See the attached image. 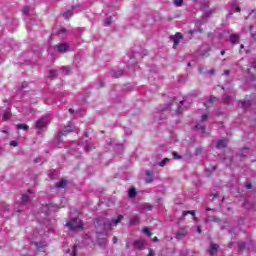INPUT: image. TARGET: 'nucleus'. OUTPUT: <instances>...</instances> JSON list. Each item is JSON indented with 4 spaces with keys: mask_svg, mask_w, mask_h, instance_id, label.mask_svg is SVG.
Listing matches in <instances>:
<instances>
[{
    "mask_svg": "<svg viewBox=\"0 0 256 256\" xmlns=\"http://www.w3.org/2000/svg\"><path fill=\"white\" fill-rule=\"evenodd\" d=\"M120 221H123V215H119L115 220H112V221L104 220V219H96V221L94 222V225L96 229H99V227H103V229H109L111 227H117Z\"/></svg>",
    "mask_w": 256,
    "mask_h": 256,
    "instance_id": "obj_1",
    "label": "nucleus"
},
{
    "mask_svg": "<svg viewBox=\"0 0 256 256\" xmlns=\"http://www.w3.org/2000/svg\"><path fill=\"white\" fill-rule=\"evenodd\" d=\"M32 239V243L35 245L37 251L40 253H45V251H47V243L39 241V239H43V233L34 232L32 234Z\"/></svg>",
    "mask_w": 256,
    "mask_h": 256,
    "instance_id": "obj_2",
    "label": "nucleus"
},
{
    "mask_svg": "<svg viewBox=\"0 0 256 256\" xmlns=\"http://www.w3.org/2000/svg\"><path fill=\"white\" fill-rule=\"evenodd\" d=\"M66 227H68L70 231H79L83 229V221L79 218H72L66 223Z\"/></svg>",
    "mask_w": 256,
    "mask_h": 256,
    "instance_id": "obj_3",
    "label": "nucleus"
},
{
    "mask_svg": "<svg viewBox=\"0 0 256 256\" xmlns=\"http://www.w3.org/2000/svg\"><path fill=\"white\" fill-rule=\"evenodd\" d=\"M53 211H59V205L57 204H48L42 207V212H39L37 218L39 219L41 215L47 217L48 213H53Z\"/></svg>",
    "mask_w": 256,
    "mask_h": 256,
    "instance_id": "obj_4",
    "label": "nucleus"
},
{
    "mask_svg": "<svg viewBox=\"0 0 256 256\" xmlns=\"http://www.w3.org/2000/svg\"><path fill=\"white\" fill-rule=\"evenodd\" d=\"M53 51L55 53H67V51H69V44L61 42L56 47H50L48 49V53H53Z\"/></svg>",
    "mask_w": 256,
    "mask_h": 256,
    "instance_id": "obj_5",
    "label": "nucleus"
},
{
    "mask_svg": "<svg viewBox=\"0 0 256 256\" xmlns=\"http://www.w3.org/2000/svg\"><path fill=\"white\" fill-rule=\"evenodd\" d=\"M50 123L51 119L49 116L42 117L36 122L35 127L38 129V131H42V129H45V127H47Z\"/></svg>",
    "mask_w": 256,
    "mask_h": 256,
    "instance_id": "obj_6",
    "label": "nucleus"
},
{
    "mask_svg": "<svg viewBox=\"0 0 256 256\" xmlns=\"http://www.w3.org/2000/svg\"><path fill=\"white\" fill-rule=\"evenodd\" d=\"M204 121H207V113L202 114L201 121L196 124V129L201 131V133H205V126L203 125Z\"/></svg>",
    "mask_w": 256,
    "mask_h": 256,
    "instance_id": "obj_7",
    "label": "nucleus"
},
{
    "mask_svg": "<svg viewBox=\"0 0 256 256\" xmlns=\"http://www.w3.org/2000/svg\"><path fill=\"white\" fill-rule=\"evenodd\" d=\"M171 41H173L174 43V49L175 47H177L179 45V41H181V39H183V35H181V33H176V35L171 36L170 37Z\"/></svg>",
    "mask_w": 256,
    "mask_h": 256,
    "instance_id": "obj_8",
    "label": "nucleus"
},
{
    "mask_svg": "<svg viewBox=\"0 0 256 256\" xmlns=\"http://www.w3.org/2000/svg\"><path fill=\"white\" fill-rule=\"evenodd\" d=\"M145 245H147V242L144 239L136 240L134 242V247L136 249H144Z\"/></svg>",
    "mask_w": 256,
    "mask_h": 256,
    "instance_id": "obj_9",
    "label": "nucleus"
},
{
    "mask_svg": "<svg viewBox=\"0 0 256 256\" xmlns=\"http://www.w3.org/2000/svg\"><path fill=\"white\" fill-rule=\"evenodd\" d=\"M249 75H251L252 79H256V62L251 63V67L248 69Z\"/></svg>",
    "mask_w": 256,
    "mask_h": 256,
    "instance_id": "obj_10",
    "label": "nucleus"
},
{
    "mask_svg": "<svg viewBox=\"0 0 256 256\" xmlns=\"http://www.w3.org/2000/svg\"><path fill=\"white\" fill-rule=\"evenodd\" d=\"M73 131H75V126H73V123H69V125L64 127L62 135H67L68 133H73Z\"/></svg>",
    "mask_w": 256,
    "mask_h": 256,
    "instance_id": "obj_11",
    "label": "nucleus"
},
{
    "mask_svg": "<svg viewBox=\"0 0 256 256\" xmlns=\"http://www.w3.org/2000/svg\"><path fill=\"white\" fill-rule=\"evenodd\" d=\"M218 249H219V245L211 243L210 249H209V255H215V253H217Z\"/></svg>",
    "mask_w": 256,
    "mask_h": 256,
    "instance_id": "obj_12",
    "label": "nucleus"
},
{
    "mask_svg": "<svg viewBox=\"0 0 256 256\" xmlns=\"http://www.w3.org/2000/svg\"><path fill=\"white\" fill-rule=\"evenodd\" d=\"M217 149H225V147H227V140L222 139L219 140L216 144Z\"/></svg>",
    "mask_w": 256,
    "mask_h": 256,
    "instance_id": "obj_13",
    "label": "nucleus"
},
{
    "mask_svg": "<svg viewBox=\"0 0 256 256\" xmlns=\"http://www.w3.org/2000/svg\"><path fill=\"white\" fill-rule=\"evenodd\" d=\"M28 202H29V194H23L21 198L20 207L27 205Z\"/></svg>",
    "mask_w": 256,
    "mask_h": 256,
    "instance_id": "obj_14",
    "label": "nucleus"
},
{
    "mask_svg": "<svg viewBox=\"0 0 256 256\" xmlns=\"http://www.w3.org/2000/svg\"><path fill=\"white\" fill-rule=\"evenodd\" d=\"M67 187V180L62 179L56 184V189H65Z\"/></svg>",
    "mask_w": 256,
    "mask_h": 256,
    "instance_id": "obj_15",
    "label": "nucleus"
},
{
    "mask_svg": "<svg viewBox=\"0 0 256 256\" xmlns=\"http://www.w3.org/2000/svg\"><path fill=\"white\" fill-rule=\"evenodd\" d=\"M230 42L233 43V45H237V43H239V35L237 34L230 35Z\"/></svg>",
    "mask_w": 256,
    "mask_h": 256,
    "instance_id": "obj_16",
    "label": "nucleus"
},
{
    "mask_svg": "<svg viewBox=\"0 0 256 256\" xmlns=\"http://www.w3.org/2000/svg\"><path fill=\"white\" fill-rule=\"evenodd\" d=\"M153 181V171L146 172V182L151 183Z\"/></svg>",
    "mask_w": 256,
    "mask_h": 256,
    "instance_id": "obj_17",
    "label": "nucleus"
},
{
    "mask_svg": "<svg viewBox=\"0 0 256 256\" xmlns=\"http://www.w3.org/2000/svg\"><path fill=\"white\" fill-rule=\"evenodd\" d=\"M66 253H68L70 256H76V253H77V245H74L72 249L66 250Z\"/></svg>",
    "mask_w": 256,
    "mask_h": 256,
    "instance_id": "obj_18",
    "label": "nucleus"
},
{
    "mask_svg": "<svg viewBox=\"0 0 256 256\" xmlns=\"http://www.w3.org/2000/svg\"><path fill=\"white\" fill-rule=\"evenodd\" d=\"M63 17H64L65 19H71V17H73V11L68 10V11L64 12V13H63Z\"/></svg>",
    "mask_w": 256,
    "mask_h": 256,
    "instance_id": "obj_19",
    "label": "nucleus"
},
{
    "mask_svg": "<svg viewBox=\"0 0 256 256\" xmlns=\"http://www.w3.org/2000/svg\"><path fill=\"white\" fill-rule=\"evenodd\" d=\"M16 128L22 129L23 131H27V129H29V126L27 124H18Z\"/></svg>",
    "mask_w": 256,
    "mask_h": 256,
    "instance_id": "obj_20",
    "label": "nucleus"
},
{
    "mask_svg": "<svg viewBox=\"0 0 256 256\" xmlns=\"http://www.w3.org/2000/svg\"><path fill=\"white\" fill-rule=\"evenodd\" d=\"M8 119H11V112L6 111V112H4V114H3V120H4V121H8Z\"/></svg>",
    "mask_w": 256,
    "mask_h": 256,
    "instance_id": "obj_21",
    "label": "nucleus"
},
{
    "mask_svg": "<svg viewBox=\"0 0 256 256\" xmlns=\"http://www.w3.org/2000/svg\"><path fill=\"white\" fill-rule=\"evenodd\" d=\"M130 223L131 225H137V223H139V217L134 216L130 219Z\"/></svg>",
    "mask_w": 256,
    "mask_h": 256,
    "instance_id": "obj_22",
    "label": "nucleus"
},
{
    "mask_svg": "<svg viewBox=\"0 0 256 256\" xmlns=\"http://www.w3.org/2000/svg\"><path fill=\"white\" fill-rule=\"evenodd\" d=\"M48 177H50V179H55V177H57V172H56V170H51V171L48 173Z\"/></svg>",
    "mask_w": 256,
    "mask_h": 256,
    "instance_id": "obj_23",
    "label": "nucleus"
},
{
    "mask_svg": "<svg viewBox=\"0 0 256 256\" xmlns=\"http://www.w3.org/2000/svg\"><path fill=\"white\" fill-rule=\"evenodd\" d=\"M128 195L131 198L135 197V195H137V193L135 191V188H130L129 191H128Z\"/></svg>",
    "mask_w": 256,
    "mask_h": 256,
    "instance_id": "obj_24",
    "label": "nucleus"
},
{
    "mask_svg": "<svg viewBox=\"0 0 256 256\" xmlns=\"http://www.w3.org/2000/svg\"><path fill=\"white\" fill-rule=\"evenodd\" d=\"M49 77L50 79H54V77H57V70H50Z\"/></svg>",
    "mask_w": 256,
    "mask_h": 256,
    "instance_id": "obj_25",
    "label": "nucleus"
},
{
    "mask_svg": "<svg viewBox=\"0 0 256 256\" xmlns=\"http://www.w3.org/2000/svg\"><path fill=\"white\" fill-rule=\"evenodd\" d=\"M183 217H186V215H192V217H195V211L192 210V211H184L182 213Z\"/></svg>",
    "mask_w": 256,
    "mask_h": 256,
    "instance_id": "obj_26",
    "label": "nucleus"
},
{
    "mask_svg": "<svg viewBox=\"0 0 256 256\" xmlns=\"http://www.w3.org/2000/svg\"><path fill=\"white\" fill-rule=\"evenodd\" d=\"M167 163H169V159H168V158H165V159H163V160L159 163V165H160V167H165V165H167Z\"/></svg>",
    "mask_w": 256,
    "mask_h": 256,
    "instance_id": "obj_27",
    "label": "nucleus"
},
{
    "mask_svg": "<svg viewBox=\"0 0 256 256\" xmlns=\"http://www.w3.org/2000/svg\"><path fill=\"white\" fill-rule=\"evenodd\" d=\"M29 11H31V8L26 6L23 8L22 13H23V15H29Z\"/></svg>",
    "mask_w": 256,
    "mask_h": 256,
    "instance_id": "obj_28",
    "label": "nucleus"
},
{
    "mask_svg": "<svg viewBox=\"0 0 256 256\" xmlns=\"http://www.w3.org/2000/svg\"><path fill=\"white\" fill-rule=\"evenodd\" d=\"M144 235H148V237H151V230L149 228L145 227L143 228Z\"/></svg>",
    "mask_w": 256,
    "mask_h": 256,
    "instance_id": "obj_29",
    "label": "nucleus"
},
{
    "mask_svg": "<svg viewBox=\"0 0 256 256\" xmlns=\"http://www.w3.org/2000/svg\"><path fill=\"white\" fill-rule=\"evenodd\" d=\"M223 101H224V103H231V96L225 95V96L223 97Z\"/></svg>",
    "mask_w": 256,
    "mask_h": 256,
    "instance_id": "obj_30",
    "label": "nucleus"
},
{
    "mask_svg": "<svg viewBox=\"0 0 256 256\" xmlns=\"http://www.w3.org/2000/svg\"><path fill=\"white\" fill-rule=\"evenodd\" d=\"M174 5H176V7H181V5H183V0H174Z\"/></svg>",
    "mask_w": 256,
    "mask_h": 256,
    "instance_id": "obj_31",
    "label": "nucleus"
},
{
    "mask_svg": "<svg viewBox=\"0 0 256 256\" xmlns=\"http://www.w3.org/2000/svg\"><path fill=\"white\" fill-rule=\"evenodd\" d=\"M111 17H109V18H106V20L104 21V25H105V27H108V25H111Z\"/></svg>",
    "mask_w": 256,
    "mask_h": 256,
    "instance_id": "obj_32",
    "label": "nucleus"
},
{
    "mask_svg": "<svg viewBox=\"0 0 256 256\" xmlns=\"http://www.w3.org/2000/svg\"><path fill=\"white\" fill-rule=\"evenodd\" d=\"M98 243H100V245H105V243H107V240L105 238H99Z\"/></svg>",
    "mask_w": 256,
    "mask_h": 256,
    "instance_id": "obj_33",
    "label": "nucleus"
},
{
    "mask_svg": "<svg viewBox=\"0 0 256 256\" xmlns=\"http://www.w3.org/2000/svg\"><path fill=\"white\" fill-rule=\"evenodd\" d=\"M10 145H11L12 147H17V145H19V142L13 140V141L10 142Z\"/></svg>",
    "mask_w": 256,
    "mask_h": 256,
    "instance_id": "obj_34",
    "label": "nucleus"
},
{
    "mask_svg": "<svg viewBox=\"0 0 256 256\" xmlns=\"http://www.w3.org/2000/svg\"><path fill=\"white\" fill-rule=\"evenodd\" d=\"M233 10L236 12V13H240L241 12V8L239 6H234L233 7Z\"/></svg>",
    "mask_w": 256,
    "mask_h": 256,
    "instance_id": "obj_35",
    "label": "nucleus"
},
{
    "mask_svg": "<svg viewBox=\"0 0 256 256\" xmlns=\"http://www.w3.org/2000/svg\"><path fill=\"white\" fill-rule=\"evenodd\" d=\"M174 159H181V155H178L177 152L172 153Z\"/></svg>",
    "mask_w": 256,
    "mask_h": 256,
    "instance_id": "obj_36",
    "label": "nucleus"
},
{
    "mask_svg": "<svg viewBox=\"0 0 256 256\" xmlns=\"http://www.w3.org/2000/svg\"><path fill=\"white\" fill-rule=\"evenodd\" d=\"M121 75H123V71H120L118 74L114 73V77H116V79L121 77Z\"/></svg>",
    "mask_w": 256,
    "mask_h": 256,
    "instance_id": "obj_37",
    "label": "nucleus"
},
{
    "mask_svg": "<svg viewBox=\"0 0 256 256\" xmlns=\"http://www.w3.org/2000/svg\"><path fill=\"white\" fill-rule=\"evenodd\" d=\"M85 149H86V151H91V149H95V147L94 146L86 145Z\"/></svg>",
    "mask_w": 256,
    "mask_h": 256,
    "instance_id": "obj_38",
    "label": "nucleus"
},
{
    "mask_svg": "<svg viewBox=\"0 0 256 256\" xmlns=\"http://www.w3.org/2000/svg\"><path fill=\"white\" fill-rule=\"evenodd\" d=\"M216 99L217 98H215V97H210L208 101H209V103H213V101H215Z\"/></svg>",
    "mask_w": 256,
    "mask_h": 256,
    "instance_id": "obj_39",
    "label": "nucleus"
},
{
    "mask_svg": "<svg viewBox=\"0 0 256 256\" xmlns=\"http://www.w3.org/2000/svg\"><path fill=\"white\" fill-rule=\"evenodd\" d=\"M59 35H61L62 33H65V28H61L59 31H58Z\"/></svg>",
    "mask_w": 256,
    "mask_h": 256,
    "instance_id": "obj_40",
    "label": "nucleus"
},
{
    "mask_svg": "<svg viewBox=\"0 0 256 256\" xmlns=\"http://www.w3.org/2000/svg\"><path fill=\"white\" fill-rule=\"evenodd\" d=\"M148 256H155V252H153V250H150Z\"/></svg>",
    "mask_w": 256,
    "mask_h": 256,
    "instance_id": "obj_41",
    "label": "nucleus"
},
{
    "mask_svg": "<svg viewBox=\"0 0 256 256\" xmlns=\"http://www.w3.org/2000/svg\"><path fill=\"white\" fill-rule=\"evenodd\" d=\"M196 231L197 233H201V226H197Z\"/></svg>",
    "mask_w": 256,
    "mask_h": 256,
    "instance_id": "obj_42",
    "label": "nucleus"
},
{
    "mask_svg": "<svg viewBox=\"0 0 256 256\" xmlns=\"http://www.w3.org/2000/svg\"><path fill=\"white\" fill-rule=\"evenodd\" d=\"M251 187H252L251 183H248V184L246 185V188H247V189H251Z\"/></svg>",
    "mask_w": 256,
    "mask_h": 256,
    "instance_id": "obj_43",
    "label": "nucleus"
},
{
    "mask_svg": "<svg viewBox=\"0 0 256 256\" xmlns=\"http://www.w3.org/2000/svg\"><path fill=\"white\" fill-rule=\"evenodd\" d=\"M42 223L43 225H47V223H49V220L45 219Z\"/></svg>",
    "mask_w": 256,
    "mask_h": 256,
    "instance_id": "obj_44",
    "label": "nucleus"
},
{
    "mask_svg": "<svg viewBox=\"0 0 256 256\" xmlns=\"http://www.w3.org/2000/svg\"><path fill=\"white\" fill-rule=\"evenodd\" d=\"M153 241H155V243H158V242H159V238L154 237V238H153Z\"/></svg>",
    "mask_w": 256,
    "mask_h": 256,
    "instance_id": "obj_45",
    "label": "nucleus"
},
{
    "mask_svg": "<svg viewBox=\"0 0 256 256\" xmlns=\"http://www.w3.org/2000/svg\"><path fill=\"white\" fill-rule=\"evenodd\" d=\"M196 153H197V155H199V153H201V148H198V149L196 150Z\"/></svg>",
    "mask_w": 256,
    "mask_h": 256,
    "instance_id": "obj_46",
    "label": "nucleus"
},
{
    "mask_svg": "<svg viewBox=\"0 0 256 256\" xmlns=\"http://www.w3.org/2000/svg\"><path fill=\"white\" fill-rule=\"evenodd\" d=\"M112 241L113 243H117V237H113Z\"/></svg>",
    "mask_w": 256,
    "mask_h": 256,
    "instance_id": "obj_47",
    "label": "nucleus"
},
{
    "mask_svg": "<svg viewBox=\"0 0 256 256\" xmlns=\"http://www.w3.org/2000/svg\"><path fill=\"white\" fill-rule=\"evenodd\" d=\"M224 75H229V70H225Z\"/></svg>",
    "mask_w": 256,
    "mask_h": 256,
    "instance_id": "obj_48",
    "label": "nucleus"
},
{
    "mask_svg": "<svg viewBox=\"0 0 256 256\" xmlns=\"http://www.w3.org/2000/svg\"><path fill=\"white\" fill-rule=\"evenodd\" d=\"M189 33L190 35H193V33H195V30H190Z\"/></svg>",
    "mask_w": 256,
    "mask_h": 256,
    "instance_id": "obj_49",
    "label": "nucleus"
},
{
    "mask_svg": "<svg viewBox=\"0 0 256 256\" xmlns=\"http://www.w3.org/2000/svg\"><path fill=\"white\" fill-rule=\"evenodd\" d=\"M242 107H243L244 109H247V105H246L245 103L242 104Z\"/></svg>",
    "mask_w": 256,
    "mask_h": 256,
    "instance_id": "obj_50",
    "label": "nucleus"
},
{
    "mask_svg": "<svg viewBox=\"0 0 256 256\" xmlns=\"http://www.w3.org/2000/svg\"><path fill=\"white\" fill-rule=\"evenodd\" d=\"M211 75H215V70L210 71Z\"/></svg>",
    "mask_w": 256,
    "mask_h": 256,
    "instance_id": "obj_51",
    "label": "nucleus"
},
{
    "mask_svg": "<svg viewBox=\"0 0 256 256\" xmlns=\"http://www.w3.org/2000/svg\"><path fill=\"white\" fill-rule=\"evenodd\" d=\"M209 221H211V219H209V218H206V219H205V222H206V223H209Z\"/></svg>",
    "mask_w": 256,
    "mask_h": 256,
    "instance_id": "obj_52",
    "label": "nucleus"
},
{
    "mask_svg": "<svg viewBox=\"0 0 256 256\" xmlns=\"http://www.w3.org/2000/svg\"><path fill=\"white\" fill-rule=\"evenodd\" d=\"M205 16H206V17H209V12H205Z\"/></svg>",
    "mask_w": 256,
    "mask_h": 256,
    "instance_id": "obj_53",
    "label": "nucleus"
},
{
    "mask_svg": "<svg viewBox=\"0 0 256 256\" xmlns=\"http://www.w3.org/2000/svg\"><path fill=\"white\" fill-rule=\"evenodd\" d=\"M220 53H221V55H225V51L224 50H222Z\"/></svg>",
    "mask_w": 256,
    "mask_h": 256,
    "instance_id": "obj_54",
    "label": "nucleus"
},
{
    "mask_svg": "<svg viewBox=\"0 0 256 256\" xmlns=\"http://www.w3.org/2000/svg\"><path fill=\"white\" fill-rule=\"evenodd\" d=\"M1 153H3V148L2 147H0V155H1Z\"/></svg>",
    "mask_w": 256,
    "mask_h": 256,
    "instance_id": "obj_55",
    "label": "nucleus"
},
{
    "mask_svg": "<svg viewBox=\"0 0 256 256\" xmlns=\"http://www.w3.org/2000/svg\"><path fill=\"white\" fill-rule=\"evenodd\" d=\"M31 193H32L31 190H29V191H28V194L31 195Z\"/></svg>",
    "mask_w": 256,
    "mask_h": 256,
    "instance_id": "obj_56",
    "label": "nucleus"
},
{
    "mask_svg": "<svg viewBox=\"0 0 256 256\" xmlns=\"http://www.w3.org/2000/svg\"><path fill=\"white\" fill-rule=\"evenodd\" d=\"M206 211H211V209H210V208H207Z\"/></svg>",
    "mask_w": 256,
    "mask_h": 256,
    "instance_id": "obj_57",
    "label": "nucleus"
},
{
    "mask_svg": "<svg viewBox=\"0 0 256 256\" xmlns=\"http://www.w3.org/2000/svg\"><path fill=\"white\" fill-rule=\"evenodd\" d=\"M188 66L191 67V63H188Z\"/></svg>",
    "mask_w": 256,
    "mask_h": 256,
    "instance_id": "obj_58",
    "label": "nucleus"
},
{
    "mask_svg": "<svg viewBox=\"0 0 256 256\" xmlns=\"http://www.w3.org/2000/svg\"><path fill=\"white\" fill-rule=\"evenodd\" d=\"M61 207H64V205H63V203H61V205H60Z\"/></svg>",
    "mask_w": 256,
    "mask_h": 256,
    "instance_id": "obj_59",
    "label": "nucleus"
},
{
    "mask_svg": "<svg viewBox=\"0 0 256 256\" xmlns=\"http://www.w3.org/2000/svg\"><path fill=\"white\" fill-rule=\"evenodd\" d=\"M240 47H241V49H243V47H244V46H243V45H241Z\"/></svg>",
    "mask_w": 256,
    "mask_h": 256,
    "instance_id": "obj_60",
    "label": "nucleus"
},
{
    "mask_svg": "<svg viewBox=\"0 0 256 256\" xmlns=\"http://www.w3.org/2000/svg\"><path fill=\"white\" fill-rule=\"evenodd\" d=\"M194 220H195V221H197V218H196V217H194Z\"/></svg>",
    "mask_w": 256,
    "mask_h": 256,
    "instance_id": "obj_61",
    "label": "nucleus"
},
{
    "mask_svg": "<svg viewBox=\"0 0 256 256\" xmlns=\"http://www.w3.org/2000/svg\"><path fill=\"white\" fill-rule=\"evenodd\" d=\"M4 217H7L5 214H3Z\"/></svg>",
    "mask_w": 256,
    "mask_h": 256,
    "instance_id": "obj_62",
    "label": "nucleus"
},
{
    "mask_svg": "<svg viewBox=\"0 0 256 256\" xmlns=\"http://www.w3.org/2000/svg\"><path fill=\"white\" fill-rule=\"evenodd\" d=\"M254 37V39L256 40V37L255 36H253Z\"/></svg>",
    "mask_w": 256,
    "mask_h": 256,
    "instance_id": "obj_63",
    "label": "nucleus"
}]
</instances>
